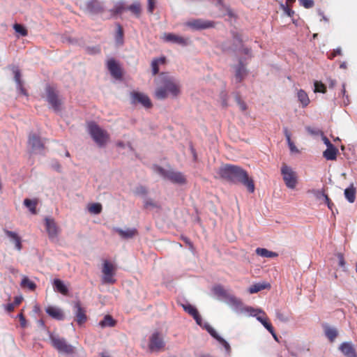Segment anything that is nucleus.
<instances>
[{
  "mask_svg": "<svg viewBox=\"0 0 357 357\" xmlns=\"http://www.w3.org/2000/svg\"><path fill=\"white\" fill-rule=\"evenodd\" d=\"M116 231L123 238H130L137 234V230L136 229H127L123 230L118 228Z\"/></svg>",
  "mask_w": 357,
  "mask_h": 357,
  "instance_id": "b1692460",
  "label": "nucleus"
},
{
  "mask_svg": "<svg viewBox=\"0 0 357 357\" xmlns=\"http://www.w3.org/2000/svg\"><path fill=\"white\" fill-rule=\"evenodd\" d=\"M127 9L130 10L136 17H139L142 13L141 4L139 2L136 1L132 4L130 5Z\"/></svg>",
  "mask_w": 357,
  "mask_h": 357,
  "instance_id": "c756f323",
  "label": "nucleus"
},
{
  "mask_svg": "<svg viewBox=\"0 0 357 357\" xmlns=\"http://www.w3.org/2000/svg\"><path fill=\"white\" fill-rule=\"evenodd\" d=\"M184 310L191 315L196 321L198 325H201L202 318L197 311V310L190 304L183 305Z\"/></svg>",
  "mask_w": 357,
  "mask_h": 357,
  "instance_id": "aec40b11",
  "label": "nucleus"
},
{
  "mask_svg": "<svg viewBox=\"0 0 357 357\" xmlns=\"http://www.w3.org/2000/svg\"><path fill=\"white\" fill-rule=\"evenodd\" d=\"M155 8V0H148V12L151 14L153 13Z\"/></svg>",
  "mask_w": 357,
  "mask_h": 357,
  "instance_id": "4d7b16f0",
  "label": "nucleus"
},
{
  "mask_svg": "<svg viewBox=\"0 0 357 357\" xmlns=\"http://www.w3.org/2000/svg\"><path fill=\"white\" fill-rule=\"evenodd\" d=\"M261 324L270 332V333H273V326L271 325V324L268 321V318H266V319H265L262 323Z\"/></svg>",
  "mask_w": 357,
  "mask_h": 357,
  "instance_id": "603ef678",
  "label": "nucleus"
},
{
  "mask_svg": "<svg viewBox=\"0 0 357 357\" xmlns=\"http://www.w3.org/2000/svg\"><path fill=\"white\" fill-rule=\"evenodd\" d=\"M338 149L333 146L327 147L326 150L324 151V157L328 160H335L337 158Z\"/></svg>",
  "mask_w": 357,
  "mask_h": 357,
  "instance_id": "5701e85b",
  "label": "nucleus"
},
{
  "mask_svg": "<svg viewBox=\"0 0 357 357\" xmlns=\"http://www.w3.org/2000/svg\"><path fill=\"white\" fill-rule=\"evenodd\" d=\"M314 195L319 197L318 194H321L322 197H324L325 203L327 204L329 209L333 210V203L331 202V199L328 197V196L324 192V190H314L313 191Z\"/></svg>",
  "mask_w": 357,
  "mask_h": 357,
  "instance_id": "473e14b6",
  "label": "nucleus"
},
{
  "mask_svg": "<svg viewBox=\"0 0 357 357\" xmlns=\"http://www.w3.org/2000/svg\"><path fill=\"white\" fill-rule=\"evenodd\" d=\"M165 346L164 341L159 333H153L150 337L149 348L151 351H159Z\"/></svg>",
  "mask_w": 357,
  "mask_h": 357,
  "instance_id": "4468645a",
  "label": "nucleus"
},
{
  "mask_svg": "<svg viewBox=\"0 0 357 357\" xmlns=\"http://www.w3.org/2000/svg\"><path fill=\"white\" fill-rule=\"evenodd\" d=\"M53 287L55 291L66 296L68 294V289L63 282L59 279H55L53 282Z\"/></svg>",
  "mask_w": 357,
  "mask_h": 357,
  "instance_id": "4be33fe9",
  "label": "nucleus"
},
{
  "mask_svg": "<svg viewBox=\"0 0 357 357\" xmlns=\"http://www.w3.org/2000/svg\"><path fill=\"white\" fill-rule=\"evenodd\" d=\"M234 38L239 44H241L242 42H243L242 38H241V36L240 34H238V33H234Z\"/></svg>",
  "mask_w": 357,
  "mask_h": 357,
  "instance_id": "69168bd1",
  "label": "nucleus"
},
{
  "mask_svg": "<svg viewBox=\"0 0 357 357\" xmlns=\"http://www.w3.org/2000/svg\"><path fill=\"white\" fill-rule=\"evenodd\" d=\"M291 6L281 4V8H282V10L284 12V13L287 16H289L290 17H293L294 15V11L291 9Z\"/></svg>",
  "mask_w": 357,
  "mask_h": 357,
  "instance_id": "a18cd8bd",
  "label": "nucleus"
},
{
  "mask_svg": "<svg viewBox=\"0 0 357 357\" xmlns=\"http://www.w3.org/2000/svg\"><path fill=\"white\" fill-rule=\"evenodd\" d=\"M132 101L133 103H140L146 108H151L152 102L149 96L143 93L132 92L131 93Z\"/></svg>",
  "mask_w": 357,
  "mask_h": 357,
  "instance_id": "ddd939ff",
  "label": "nucleus"
},
{
  "mask_svg": "<svg viewBox=\"0 0 357 357\" xmlns=\"http://www.w3.org/2000/svg\"><path fill=\"white\" fill-rule=\"evenodd\" d=\"M157 171L164 178L169 179L174 183L182 185L186 183V178L185 176L180 172H175L172 170L168 171L160 167H157Z\"/></svg>",
  "mask_w": 357,
  "mask_h": 357,
  "instance_id": "0eeeda50",
  "label": "nucleus"
},
{
  "mask_svg": "<svg viewBox=\"0 0 357 357\" xmlns=\"http://www.w3.org/2000/svg\"><path fill=\"white\" fill-rule=\"evenodd\" d=\"M125 8L123 3H118L111 10L114 14H120L124 10Z\"/></svg>",
  "mask_w": 357,
  "mask_h": 357,
  "instance_id": "37998d69",
  "label": "nucleus"
},
{
  "mask_svg": "<svg viewBox=\"0 0 357 357\" xmlns=\"http://www.w3.org/2000/svg\"><path fill=\"white\" fill-rule=\"evenodd\" d=\"M88 209L91 213L99 214L102 211V205L100 203H93L89 206Z\"/></svg>",
  "mask_w": 357,
  "mask_h": 357,
  "instance_id": "4c0bfd02",
  "label": "nucleus"
},
{
  "mask_svg": "<svg viewBox=\"0 0 357 357\" xmlns=\"http://www.w3.org/2000/svg\"><path fill=\"white\" fill-rule=\"evenodd\" d=\"M255 252L259 256L266 258H274L278 256L277 252L269 251L266 248H258L256 249Z\"/></svg>",
  "mask_w": 357,
  "mask_h": 357,
  "instance_id": "bb28decb",
  "label": "nucleus"
},
{
  "mask_svg": "<svg viewBox=\"0 0 357 357\" xmlns=\"http://www.w3.org/2000/svg\"><path fill=\"white\" fill-rule=\"evenodd\" d=\"M268 287H269V284L257 283V284H255L250 286L248 289V291L250 294H252L257 293V292L260 291L261 290L265 289Z\"/></svg>",
  "mask_w": 357,
  "mask_h": 357,
  "instance_id": "f704fd0d",
  "label": "nucleus"
},
{
  "mask_svg": "<svg viewBox=\"0 0 357 357\" xmlns=\"http://www.w3.org/2000/svg\"><path fill=\"white\" fill-rule=\"evenodd\" d=\"M45 311L50 317L57 320H62L64 317L62 311L57 307L49 306Z\"/></svg>",
  "mask_w": 357,
  "mask_h": 357,
  "instance_id": "412c9836",
  "label": "nucleus"
},
{
  "mask_svg": "<svg viewBox=\"0 0 357 357\" xmlns=\"http://www.w3.org/2000/svg\"><path fill=\"white\" fill-rule=\"evenodd\" d=\"M340 55H342V50L340 47H337V49L333 50L332 52H328L327 54V57H328V59L332 60L335 56H340Z\"/></svg>",
  "mask_w": 357,
  "mask_h": 357,
  "instance_id": "a19ab883",
  "label": "nucleus"
},
{
  "mask_svg": "<svg viewBox=\"0 0 357 357\" xmlns=\"http://www.w3.org/2000/svg\"><path fill=\"white\" fill-rule=\"evenodd\" d=\"M185 25L193 30H203L214 27L215 22L202 19H194L188 21Z\"/></svg>",
  "mask_w": 357,
  "mask_h": 357,
  "instance_id": "9d476101",
  "label": "nucleus"
},
{
  "mask_svg": "<svg viewBox=\"0 0 357 357\" xmlns=\"http://www.w3.org/2000/svg\"><path fill=\"white\" fill-rule=\"evenodd\" d=\"M229 301L231 302V303H232L233 305H234L236 306H238V305H241V301L234 296L231 297L229 299Z\"/></svg>",
  "mask_w": 357,
  "mask_h": 357,
  "instance_id": "13d9d810",
  "label": "nucleus"
},
{
  "mask_svg": "<svg viewBox=\"0 0 357 357\" xmlns=\"http://www.w3.org/2000/svg\"><path fill=\"white\" fill-rule=\"evenodd\" d=\"M218 174L221 178L227 181L241 183L251 193L255 191L253 180L249 178L248 172L241 167L226 164L219 168Z\"/></svg>",
  "mask_w": 357,
  "mask_h": 357,
  "instance_id": "f257e3e1",
  "label": "nucleus"
},
{
  "mask_svg": "<svg viewBox=\"0 0 357 357\" xmlns=\"http://www.w3.org/2000/svg\"><path fill=\"white\" fill-rule=\"evenodd\" d=\"M281 174L288 188L294 189L298 183V176L291 167L283 163L281 167Z\"/></svg>",
  "mask_w": 357,
  "mask_h": 357,
  "instance_id": "39448f33",
  "label": "nucleus"
},
{
  "mask_svg": "<svg viewBox=\"0 0 357 357\" xmlns=\"http://www.w3.org/2000/svg\"><path fill=\"white\" fill-rule=\"evenodd\" d=\"M157 87L155 97L158 100H164L169 96L176 98L181 93V84L178 79L167 73H160L155 79Z\"/></svg>",
  "mask_w": 357,
  "mask_h": 357,
  "instance_id": "f03ea898",
  "label": "nucleus"
},
{
  "mask_svg": "<svg viewBox=\"0 0 357 357\" xmlns=\"http://www.w3.org/2000/svg\"><path fill=\"white\" fill-rule=\"evenodd\" d=\"M74 308L75 309V321L79 325L83 324L87 319L85 309L82 307L79 301L75 303Z\"/></svg>",
  "mask_w": 357,
  "mask_h": 357,
  "instance_id": "dca6fc26",
  "label": "nucleus"
},
{
  "mask_svg": "<svg viewBox=\"0 0 357 357\" xmlns=\"http://www.w3.org/2000/svg\"><path fill=\"white\" fill-rule=\"evenodd\" d=\"M13 29L15 31V32L21 36H26L28 35L27 29L20 24H15L13 25Z\"/></svg>",
  "mask_w": 357,
  "mask_h": 357,
  "instance_id": "e433bc0d",
  "label": "nucleus"
},
{
  "mask_svg": "<svg viewBox=\"0 0 357 357\" xmlns=\"http://www.w3.org/2000/svg\"><path fill=\"white\" fill-rule=\"evenodd\" d=\"M315 93H325L326 92V86L321 82L316 81L314 82V90Z\"/></svg>",
  "mask_w": 357,
  "mask_h": 357,
  "instance_id": "58836bf2",
  "label": "nucleus"
},
{
  "mask_svg": "<svg viewBox=\"0 0 357 357\" xmlns=\"http://www.w3.org/2000/svg\"><path fill=\"white\" fill-rule=\"evenodd\" d=\"M206 329L208 332L210 333V335L214 338H215L217 340H218V338L220 339L221 337L220 336L218 335L215 329H213L212 327L208 326Z\"/></svg>",
  "mask_w": 357,
  "mask_h": 357,
  "instance_id": "8fccbe9b",
  "label": "nucleus"
},
{
  "mask_svg": "<svg viewBox=\"0 0 357 357\" xmlns=\"http://www.w3.org/2000/svg\"><path fill=\"white\" fill-rule=\"evenodd\" d=\"M17 317L19 318L20 319V326L22 327V328H25L26 326V319L23 314L22 312L20 313L18 315H17Z\"/></svg>",
  "mask_w": 357,
  "mask_h": 357,
  "instance_id": "6e6d98bb",
  "label": "nucleus"
},
{
  "mask_svg": "<svg viewBox=\"0 0 357 357\" xmlns=\"http://www.w3.org/2000/svg\"><path fill=\"white\" fill-rule=\"evenodd\" d=\"M24 204L29 208L30 212L32 214H36V206L38 204V202L36 199H25L24 200Z\"/></svg>",
  "mask_w": 357,
  "mask_h": 357,
  "instance_id": "2f4dec72",
  "label": "nucleus"
},
{
  "mask_svg": "<svg viewBox=\"0 0 357 357\" xmlns=\"http://www.w3.org/2000/svg\"><path fill=\"white\" fill-rule=\"evenodd\" d=\"M344 196L349 202L354 203L355 202L356 188L353 184L344 190Z\"/></svg>",
  "mask_w": 357,
  "mask_h": 357,
  "instance_id": "a878e982",
  "label": "nucleus"
},
{
  "mask_svg": "<svg viewBox=\"0 0 357 357\" xmlns=\"http://www.w3.org/2000/svg\"><path fill=\"white\" fill-rule=\"evenodd\" d=\"M297 98L298 101L302 104L303 107H305L309 105L310 99L308 95L304 90L300 89L298 91Z\"/></svg>",
  "mask_w": 357,
  "mask_h": 357,
  "instance_id": "393cba45",
  "label": "nucleus"
},
{
  "mask_svg": "<svg viewBox=\"0 0 357 357\" xmlns=\"http://www.w3.org/2000/svg\"><path fill=\"white\" fill-rule=\"evenodd\" d=\"M28 144L33 152L43 151L45 149V143L41 137L36 133L31 132L28 136Z\"/></svg>",
  "mask_w": 357,
  "mask_h": 357,
  "instance_id": "9b49d317",
  "label": "nucleus"
},
{
  "mask_svg": "<svg viewBox=\"0 0 357 357\" xmlns=\"http://www.w3.org/2000/svg\"><path fill=\"white\" fill-rule=\"evenodd\" d=\"M284 133H285V136H286V138H287V142H288V144H289V149L291 151L293 152H296L298 151L296 146L294 145V144L291 142V136H290V134L289 133L288 130L287 129H285L284 130Z\"/></svg>",
  "mask_w": 357,
  "mask_h": 357,
  "instance_id": "ea45409f",
  "label": "nucleus"
},
{
  "mask_svg": "<svg viewBox=\"0 0 357 357\" xmlns=\"http://www.w3.org/2000/svg\"><path fill=\"white\" fill-rule=\"evenodd\" d=\"M339 349L346 357H357V354L354 344L350 342L342 343Z\"/></svg>",
  "mask_w": 357,
  "mask_h": 357,
  "instance_id": "f3484780",
  "label": "nucleus"
},
{
  "mask_svg": "<svg viewBox=\"0 0 357 357\" xmlns=\"http://www.w3.org/2000/svg\"><path fill=\"white\" fill-rule=\"evenodd\" d=\"M50 340L52 346L61 354L67 355L73 354L75 353V348L71 344H68L66 339L60 337L59 335L50 334Z\"/></svg>",
  "mask_w": 357,
  "mask_h": 357,
  "instance_id": "20e7f679",
  "label": "nucleus"
},
{
  "mask_svg": "<svg viewBox=\"0 0 357 357\" xmlns=\"http://www.w3.org/2000/svg\"><path fill=\"white\" fill-rule=\"evenodd\" d=\"M107 68L114 77L116 79L121 77L122 73L121 68L114 59H110L107 61Z\"/></svg>",
  "mask_w": 357,
  "mask_h": 357,
  "instance_id": "a211bd4d",
  "label": "nucleus"
},
{
  "mask_svg": "<svg viewBox=\"0 0 357 357\" xmlns=\"http://www.w3.org/2000/svg\"><path fill=\"white\" fill-rule=\"evenodd\" d=\"M22 296H16L14 298V301L13 302V305L17 307L18 306L22 301Z\"/></svg>",
  "mask_w": 357,
  "mask_h": 357,
  "instance_id": "bf43d9fd",
  "label": "nucleus"
},
{
  "mask_svg": "<svg viewBox=\"0 0 357 357\" xmlns=\"http://www.w3.org/2000/svg\"><path fill=\"white\" fill-rule=\"evenodd\" d=\"M276 316L278 317V319H279L280 320L282 321H288V318L284 316L282 313L280 312H278L276 313Z\"/></svg>",
  "mask_w": 357,
  "mask_h": 357,
  "instance_id": "052dcab7",
  "label": "nucleus"
},
{
  "mask_svg": "<svg viewBox=\"0 0 357 357\" xmlns=\"http://www.w3.org/2000/svg\"><path fill=\"white\" fill-rule=\"evenodd\" d=\"M15 306L13 305V303H8L6 306V310L8 312H11L14 310Z\"/></svg>",
  "mask_w": 357,
  "mask_h": 357,
  "instance_id": "0e129e2a",
  "label": "nucleus"
},
{
  "mask_svg": "<svg viewBox=\"0 0 357 357\" xmlns=\"http://www.w3.org/2000/svg\"><path fill=\"white\" fill-rule=\"evenodd\" d=\"M322 140L324 141V144L326 145L327 147L333 146V144L330 142V140L326 137H322Z\"/></svg>",
  "mask_w": 357,
  "mask_h": 357,
  "instance_id": "e2e57ef3",
  "label": "nucleus"
},
{
  "mask_svg": "<svg viewBox=\"0 0 357 357\" xmlns=\"http://www.w3.org/2000/svg\"><path fill=\"white\" fill-rule=\"evenodd\" d=\"M213 290V292L218 296H226V291L220 285H217V286L214 287Z\"/></svg>",
  "mask_w": 357,
  "mask_h": 357,
  "instance_id": "79ce46f5",
  "label": "nucleus"
},
{
  "mask_svg": "<svg viewBox=\"0 0 357 357\" xmlns=\"http://www.w3.org/2000/svg\"><path fill=\"white\" fill-rule=\"evenodd\" d=\"M218 341L220 344H222V346L225 347V349L227 350V351H228V352L230 351L231 347H230L229 343L225 340H224L222 337H220V339L218 338Z\"/></svg>",
  "mask_w": 357,
  "mask_h": 357,
  "instance_id": "5fc2aeb1",
  "label": "nucleus"
},
{
  "mask_svg": "<svg viewBox=\"0 0 357 357\" xmlns=\"http://www.w3.org/2000/svg\"><path fill=\"white\" fill-rule=\"evenodd\" d=\"M165 63V57H160L155 59L151 62L152 73L155 75L159 72V64H164Z\"/></svg>",
  "mask_w": 357,
  "mask_h": 357,
  "instance_id": "c85d7f7f",
  "label": "nucleus"
},
{
  "mask_svg": "<svg viewBox=\"0 0 357 357\" xmlns=\"http://www.w3.org/2000/svg\"><path fill=\"white\" fill-rule=\"evenodd\" d=\"M17 89L20 94L28 96V93L26 89L24 87L23 82L17 84Z\"/></svg>",
  "mask_w": 357,
  "mask_h": 357,
  "instance_id": "3c124183",
  "label": "nucleus"
},
{
  "mask_svg": "<svg viewBox=\"0 0 357 357\" xmlns=\"http://www.w3.org/2000/svg\"><path fill=\"white\" fill-rule=\"evenodd\" d=\"M80 7L91 14H99L104 12V5L98 0H87Z\"/></svg>",
  "mask_w": 357,
  "mask_h": 357,
  "instance_id": "1a4fd4ad",
  "label": "nucleus"
},
{
  "mask_svg": "<svg viewBox=\"0 0 357 357\" xmlns=\"http://www.w3.org/2000/svg\"><path fill=\"white\" fill-rule=\"evenodd\" d=\"M325 335L328 339L332 342L337 336V331L335 328L326 327L325 328Z\"/></svg>",
  "mask_w": 357,
  "mask_h": 357,
  "instance_id": "c9c22d12",
  "label": "nucleus"
},
{
  "mask_svg": "<svg viewBox=\"0 0 357 357\" xmlns=\"http://www.w3.org/2000/svg\"><path fill=\"white\" fill-rule=\"evenodd\" d=\"M296 0H287L286 6H292V5L295 3Z\"/></svg>",
  "mask_w": 357,
  "mask_h": 357,
  "instance_id": "774afa93",
  "label": "nucleus"
},
{
  "mask_svg": "<svg viewBox=\"0 0 357 357\" xmlns=\"http://www.w3.org/2000/svg\"><path fill=\"white\" fill-rule=\"evenodd\" d=\"M144 207L146 208H158L159 206L157 204V203L154 202L152 199H147L144 202Z\"/></svg>",
  "mask_w": 357,
  "mask_h": 357,
  "instance_id": "de8ad7c7",
  "label": "nucleus"
},
{
  "mask_svg": "<svg viewBox=\"0 0 357 357\" xmlns=\"http://www.w3.org/2000/svg\"><path fill=\"white\" fill-rule=\"evenodd\" d=\"M238 103L240 109L242 111L246 110L247 106H246V104L243 101H241L240 99H238Z\"/></svg>",
  "mask_w": 357,
  "mask_h": 357,
  "instance_id": "680f3d73",
  "label": "nucleus"
},
{
  "mask_svg": "<svg viewBox=\"0 0 357 357\" xmlns=\"http://www.w3.org/2000/svg\"><path fill=\"white\" fill-rule=\"evenodd\" d=\"M45 225L49 238L51 240L56 238L59 235L60 229L54 220L51 218H45Z\"/></svg>",
  "mask_w": 357,
  "mask_h": 357,
  "instance_id": "f8f14e48",
  "label": "nucleus"
},
{
  "mask_svg": "<svg viewBox=\"0 0 357 357\" xmlns=\"http://www.w3.org/2000/svg\"><path fill=\"white\" fill-rule=\"evenodd\" d=\"M47 94V100L56 112L61 110V100L59 98L57 91L51 86H47L45 89Z\"/></svg>",
  "mask_w": 357,
  "mask_h": 357,
  "instance_id": "6e6552de",
  "label": "nucleus"
},
{
  "mask_svg": "<svg viewBox=\"0 0 357 357\" xmlns=\"http://www.w3.org/2000/svg\"><path fill=\"white\" fill-rule=\"evenodd\" d=\"M247 72L245 68L242 65L240 64L238 68L236 70V79L238 82H240L243 80L244 77L246 75Z\"/></svg>",
  "mask_w": 357,
  "mask_h": 357,
  "instance_id": "72a5a7b5",
  "label": "nucleus"
},
{
  "mask_svg": "<svg viewBox=\"0 0 357 357\" xmlns=\"http://www.w3.org/2000/svg\"><path fill=\"white\" fill-rule=\"evenodd\" d=\"M162 39L166 42H171L183 46H185L188 44V38H185L172 33H165L162 36Z\"/></svg>",
  "mask_w": 357,
  "mask_h": 357,
  "instance_id": "2eb2a0df",
  "label": "nucleus"
},
{
  "mask_svg": "<svg viewBox=\"0 0 357 357\" xmlns=\"http://www.w3.org/2000/svg\"><path fill=\"white\" fill-rule=\"evenodd\" d=\"M116 267L114 264L107 260H105L102 264V281L105 284H114L116 279L114 275L116 274Z\"/></svg>",
  "mask_w": 357,
  "mask_h": 357,
  "instance_id": "423d86ee",
  "label": "nucleus"
},
{
  "mask_svg": "<svg viewBox=\"0 0 357 357\" xmlns=\"http://www.w3.org/2000/svg\"><path fill=\"white\" fill-rule=\"evenodd\" d=\"M88 130L93 139L100 146L105 145L109 139L107 132L94 122H90L88 124Z\"/></svg>",
  "mask_w": 357,
  "mask_h": 357,
  "instance_id": "7ed1b4c3",
  "label": "nucleus"
},
{
  "mask_svg": "<svg viewBox=\"0 0 357 357\" xmlns=\"http://www.w3.org/2000/svg\"><path fill=\"white\" fill-rule=\"evenodd\" d=\"M14 75L15 81L16 82L17 84L22 83V81L21 80V73L18 69L14 70Z\"/></svg>",
  "mask_w": 357,
  "mask_h": 357,
  "instance_id": "864d4df0",
  "label": "nucleus"
},
{
  "mask_svg": "<svg viewBox=\"0 0 357 357\" xmlns=\"http://www.w3.org/2000/svg\"><path fill=\"white\" fill-rule=\"evenodd\" d=\"M138 191H139V192H140L142 195H146L147 193L146 189L145 188H144V187H140L138 189Z\"/></svg>",
  "mask_w": 357,
  "mask_h": 357,
  "instance_id": "338daca9",
  "label": "nucleus"
},
{
  "mask_svg": "<svg viewBox=\"0 0 357 357\" xmlns=\"http://www.w3.org/2000/svg\"><path fill=\"white\" fill-rule=\"evenodd\" d=\"M21 287L22 288H27L31 291H34L36 289V284L29 279L28 277L24 276L21 282Z\"/></svg>",
  "mask_w": 357,
  "mask_h": 357,
  "instance_id": "7c9ffc66",
  "label": "nucleus"
},
{
  "mask_svg": "<svg viewBox=\"0 0 357 357\" xmlns=\"http://www.w3.org/2000/svg\"><path fill=\"white\" fill-rule=\"evenodd\" d=\"M300 5L305 8H312L314 5L313 0H298Z\"/></svg>",
  "mask_w": 357,
  "mask_h": 357,
  "instance_id": "c03bdc74",
  "label": "nucleus"
},
{
  "mask_svg": "<svg viewBox=\"0 0 357 357\" xmlns=\"http://www.w3.org/2000/svg\"><path fill=\"white\" fill-rule=\"evenodd\" d=\"M337 257L338 259V264L340 267L343 268L344 271H345V260L343 254L342 253H337Z\"/></svg>",
  "mask_w": 357,
  "mask_h": 357,
  "instance_id": "49530a36",
  "label": "nucleus"
},
{
  "mask_svg": "<svg viewBox=\"0 0 357 357\" xmlns=\"http://www.w3.org/2000/svg\"><path fill=\"white\" fill-rule=\"evenodd\" d=\"M99 325L102 328L113 327L116 325V321L111 315H105L102 321H100Z\"/></svg>",
  "mask_w": 357,
  "mask_h": 357,
  "instance_id": "cd10ccee",
  "label": "nucleus"
},
{
  "mask_svg": "<svg viewBox=\"0 0 357 357\" xmlns=\"http://www.w3.org/2000/svg\"><path fill=\"white\" fill-rule=\"evenodd\" d=\"M4 233L14 243L15 248L19 251L21 250L22 245L20 236L16 232L8 229H4Z\"/></svg>",
  "mask_w": 357,
  "mask_h": 357,
  "instance_id": "6ab92c4d",
  "label": "nucleus"
},
{
  "mask_svg": "<svg viewBox=\"0 0 357 357\" xmlns=\"http://www.w3.org/2000/svg\"><path fill=\"white\" fill-rule=\"evenodd\" d=\"M123 36V31L120 24L117 25V31H116V40H121L122 41Z\"/></svg>",
  "mask_w": 357,
  "mask_h": 357,
  "instance_id": "09e8293b",
  "label": "nucleus"
}]
</instances>
